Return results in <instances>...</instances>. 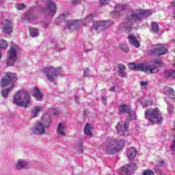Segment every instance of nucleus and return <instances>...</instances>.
I'll return each mask as SVG.
<instances>
[{
    "instance_id": "e433bc0d",
    "label": "nucleus",
    "mask_w": 175,
    "mask_h": 175,
    "mask_svg": "<svg viewBox=\"0 0 175 175\" xmlns=\"http://www.w3.org/2000/svg\"><path fill=\"white\" fill-rule=\"evenodd\" d=\"M142 175H155V173H154L153 170H146L143 172Z\"/></svg>"
},
{
    "instance_id": "1a4fd4ad",
    "label": "nucleus",
    "mask_w": 175,
    "mask_h": 175,
    "mask_svg": "<svg viewBox=\"0 0 175 175\" xmlns=\"http://www.w3.org/2000/svg\"><path fill=\"white\" fill-rule=\"evenodd\" d=\"M18 80L17 74L14 72H8L5 76L1 79V87H7L9 84L12 85V87L14 85V83Z\"/></svg>"
},
{
    "instance_id": "423d86ee",
    "label": "nucleus",
    "mask_w": 175,
    "mask_h": 175,
    "mask_svg": "<svg viewBox=\"0 0 175 175\" xmlns=\"http://www.w3.org/2000/svg\"><path fill=\"white\" fill-rule=\"evenodd\" d=\"M145 118L152 124H162L163 118L158 108H150L145 111Z\"/></svg>"
},
{
    "instance_id": "9b49d317",
    "label": "nucleus",
    "mask_w": 175,
    "mask_h": 175,
    "mask_svg": "<svg viewBox=\"0 0 175 175\" xmlns=\"http://www.w3.org/2000/svg\"><path fill=\"white\" fill-rule=\"evenodd\" d=\"M45 13L48 16H54L57 13V5L53 0H48L45 4Z\"/></svg>"
},
{
    "instance_id": "c03bdc74",
    "label": "nucleus",
    "mask_w": 175,
    "mask_h": 175,
    "mask_svg": "<svg viewBox=\"0 0 175 175\" xmlns=\"http://www.w3.org/2000/svg\"><path fill=\"white\" fill-rule=\"evenodd\" d=\"M72 4L74 5H79L81 2H83V0H71Z\"/></svg>"
},
{
    "instance_id": "9d476101",
    "label": "nucleus",
    "mask_w": 175,
    "mask_h": 175,
    "mask_svg": "<svg viewBox=\"0 0 175 175\" xmlns=\"http://www.w3.org/2000/svg\"><path fill=\"white\" fill-rule=\"evenodd\" d=\"M43 72L44 73H45L48 81H51V83H54V81H55V77H57V76H58V73H59V68H56L51 66H49L46 68H44Z\"/></svg>"
},
{
    "instance_id": "412c9836",
    "label": "nucleus",
    "mask_w": 175,
    "mask_h": 175,
    "mask_svg": "<svg viewBox=\"0 0 175 175\" xmlns=\"http://www.w3.org/2000/svg\"><path fill=\"white\" fill-rule=\"evenodd\" d=\"M43 110V107L42 106H36L33 108L31 110V117L32 118H36L38 117V113H40Z\"/></svg>"
},
{
    "instance_id": "a211bd4d",
    "label": "nucleus",
    "mask_w": 175,
    "mask_h": 175,
    "mask_svg": "<svg viewBox=\"0 0 175 175\" xmlns=\"http://www.w3.org/2000/svg\"><path fill=\"white\" fill-rule=\"evenodd\" d=\"M92 124L90 123H87L83 130L85 135L89 136L90 137H92V136H94V134L92 133Z\"/></svg>"
},
{
    "instance_id": "72a5a7b5",
    "label": "nucleus",
    "mask_w": 175,
    "mask_h": 175,
    "mask_svg": "<svg viewBox=\"0 0 175 175\" xmlns=\"http://www.w3.org/2000/svg\"><path fill=\"white\" fill-rule=\"evenodd\" d=\"M65 20H66V14H62L56 19V23L58 24V23H62Z\"/></svg>"
},
{
    "instance_id": "5fc2aeb1",
    "label": "nucleus",
    "mask_w": 175,
    "mask_h": 175,
    "mask_svg": "<svg viewBox=\"0 0 175 175\" xmlns=\"http://www.w3.org/2000/svg\"><path fill=\"white\" fill-rule=\"evenodd\" d=\"M173 131H174V133L173 137H174V139H175V122H174V128L173 129Z\"/></svg>"
},
{
    "instance_id": "a19ab883",
    "label": "nucleus",
    "mask_w": 175,
    "mask_h": 175,
    "mask_svg": "<svg viewBox=\"0 0 175 175\" xmlns=\"http://www.w3.org/2000/svg\"><path fill=\"white\" fill-rule=\"evenodd\" d=\"M107 3H109V0H100V8L105 6V5H107Z\"/></svg>"
},
{
    "instance_id": "2f4dec72",
    "label": "nucleus",
    "mask_w": 175,
    "mask_h": 175,
    "mask_svg": "<svg viewBox=\"0 0 175 175\" xmlns=\"http://www.w3.org/2000/svg\"><path fill=\"white\" fill-rule=\"evenodd\" d=\"M93 20H94V15L92 14H90L85 18V23L89 24L90 23H92Z\"/></svg>"
},
{
    "instance_id": "cd10ccee",
    "label": "nucleus",
    "mask_w": 175,
    "mask_h": 175,
    "mask_svg": "<svg viewBox=\"0 0 175 175\" xmlns=\"http://www.w3.org/2000/svg\"><path fill=\"white\" fill-rule=\"evenodd\" d=\"M29 33H30V36H31V38H35L36 36H39V30H38L36 28L30 27L29 28Z\"/></svg>"
},
{
    "instance_id": "4468645a",
    "label": "nucleus",
    "mask_w": 175,
    "mask_h": 175,
    "mask_svg": "<svg viewBox=\"0 0 175 175\" xmlns=\"http://www.w3.org/2000/svg\"><path fill=\"white\" fill-rule=\"evenodd\" d=\"M100 27L105 28V27H107V21H96L93 23V26L91 29V31H98Z\"/></svg>"
},
{
    "instance_id": "09e8293b",
    "label": "nucleus",
    "mask_w": 175,
    "mask_h": 175,
    "mask_svg": "<svg viewBox=\"0 0 175 175\" xmlns=\"http://www.w3.org/2000/svg\"><path fill=\"white\" fill-rule=\"evenodd\" d=\"M102 102L103 103L104 105H107V98L105 96H103L101 98Z\"/></svg>"
},
{
    "instance_id": "864d4df0",
    "label": "nucleus",
    "mask_w": 175,
    "mask_h": 175,
    "mask_svg": "<svg viewBox=\"0 0 175 175\" xmlns=\"http://www.w3.org/2000/svg\"><path fill=\"white\" fill-rule=\"evenodd\" d=\"M163 165H165V161L162 160L161 162H159V166H163Z\"/></svg>"
},
{
    "instance_id": "3c124183",
    "label": "nucleus",
    "mask_w": 175,
    "mask_h": 175,
    "mask_svg": "<svg viewBox=\"0 0 175 175\" xmlns=\"http://www.w3.org/2000/svg\"><path fill=\"white\" fill-rule=\"evenodd\" d=\"M116 86H113L109 89V91H111V92H116Z\"/></svg>"
},
{
    "instance_id": "aec40b11",
    "label": "nucleus",
    "mask_w": 175,
    "mask_h": 175,
    "mask_svg": "<svg viewBox=\"0 0 175 175\" xmlns=\"http://www.w3.org/2000/svg\"><path fill=\"white\" fill-rule=\"evenodd\" d=\"M136 154H137V150L133 147L127 150V157L129 159H133L135 157H136Z\"/></svg>"
},
{
    "instance_id": "39448f33",
    "label": "nucleus",
    "mask_w": 175,
    "mask_h": 175,
    "mask_svg": "<svg viewBox=\"0 0 175 175\" xmlns=\"http://www.w3.org/2000/svg\"><path fill=\"white\" fill-rule=\"evenodd\" d=\"M51 125V116L49 114H45L42 116L40 122L36 123L34 133L36 135H44L46 129H49Z\"/></svg>"
},
{
    "instance_id": "c9c22d12",
    "label": "nucleus",
    "mask_w": 175,
    "mask_h": 175,
    "mask_svg": "<svg viewBox=\"0 0 175 175\" xmlns=\"http://www.w3.org/2000/svg\"><path fill=\"white\" fill-rule=\"evenodd\" d=\"M174 111V105L172 104H169L168 107H167V111L169 114H173Z\"/></svg>"
},
{
    "instance_id": "4c0bfd02",
    "label": "nucleus",
    "mask_w": 175,
    "mask_h": 175,
    "mask_svg": "<svg viewBox=\"0 0 175 175\" xmlns=\"http://www.w3.org/2000/svg\"><path fill=\"white\" fill-rule=\"evenodd\" d=\"M129 69H131V70H137V64H135V63H131L129 64Z\"/></svg>"
},
{
    "instance_id": "4be33fe9",
    "label": "nucleus",
    "mask_w": 175,
    "mask_h": 175,
    "mask_svg": "<svg viewBox=\"0 0 175 175\" xmlns=\"http://www.w3.org/2000/svg\"><path fill=\"white\" fill-rule=\"evenodd\" d=\"M28 166V163L23 160H18L16 165V169L21 170V169H25Z\"/></svg>"
},
{
    "instance_id": "79ce46f5",
    "label": "nucleus",
    "mask_w": 175,
    "mask_h": 175,
    "mask_svg": "<svg viewBox=\"0 0 175 175\" xmlns=\"http://www.w3.org/2000/svg\"><path fill=\"white\" fill-rule=\"evenodd\" d=\"M16 8L18 10H23V9H25V5L23 3L17 4Z\"/></svg>"
},
{
    "instance_id": "a878e982",
    "label": "nucleus",
    "mask_w": 175,
    "mask_h": 175,
    "mask_svg": "<svg viewBox=\"0 0 175 175\" xmlns=\"http://www.w3.org/2000/svg\"><path fill=\"white\" fill-rule=\"evenodd\" d=\"M66 125L65 123H59L57 126V134L60 135L61 136H65V132H64V129Z\"/></svg>"
},
{
    "instance_id": "20e7f679",
    "label": "nucleus",
    "mask_w": 175,
    "mask_h": 175,
    "mask_svg": "<svg viewBox=\"0 0 175 175\" xmlns=\"http://www.w3.org/2000/svg\"><path fill=\"white\" fill-rule=\"evenodd\" d=\"M13 103L19 107L27 109L31 105V94L28 92L18 91L14 96Z\"/></svg>"
},
{
    "instance_id": "6e6d98bb",
    "label": "nucleus",
    "mask_w": 175,
    "mask_h": 175,
    "mask_svg": "<svg viewBox=\"0 0 175 175\" xmlns=\"http://www.w3.org/2000/svg\"><path fill=\"white\" fill-rule=\"evenodd\" d=\"M1 49H0V59L2 58V53H1Z\"/></svg>"
},
{
    "instance_id": "a18cd8bd",
    "label": "nucleus",
    "mask_w": 175,
    "mask_h": 175,
    "mask_svg": "<svg viewBox=\"0 0 175 175\" xmlns=\"http://www.w3.org/2000/svg\"><path fill=\"white\" fill-rule=\"evenodd\" d=\"M52 111H53L54 116H58L59 114V110H58L55 108H53Z\"/></svg>"
},
{
    "instance_id": "de8ad7c7",
    "label": "nucleus",
    "mask_w": 175,
    "mask_h": 175,
    "mask_svg": "<svg viewBox=\"0 0 175 175\" xmlns=\"http://www.w3.org/2000/svg\"><path fill=\"white\" fill-rule=\"evenodd\" d=\"M170 150L171 151H174L175 150V138H174V140L172 142V144L170 147Z\"/></svg>"
},
{
    "instance_id": "37998d69",
    "label": "nucleus",
    "mask_w": 175,
    "mask_h": 175,
    "mask_svg": "<svg viewBox=\"0 0 175 175\" xmlns=\"http://www.w3.org/2000/svg\"><path fill=\"white\" fill-rule=\"evenodd\" d=\"M171 6H172V8H174V11H173L172 18H174V20H175V0H174L173 1L171 2Z\"/></svg>"
},
{
    "instance_id": "ddd939ff",
    "label": "nucleus",
    "mask_w": 175,
    "mask_h": 175,
    "mask_svg": "<svg viewBox=\"0 0 175 175\" xmlns=\"http://www.w3.org/2000/svg\"><path fill=\"white\" fill-rule=\"evenodd\" d=\"M78 28H80V21L69 20L67 21L64 31H66V29H69V31H75V29H78Z\"/></svg>"
},
{
    "instance_id": "2eb2a0df",
    "label": "nucleus",
    "mask_w": 175,
    "mask_h": 175,
    "mask_svg": "<svg viewBox=\"0 0 175 175\" xmlns=\"http://www.w3.org/2000/svg\"><path fill=\"white\" fill-rule=\"evenodd\" d=\"M128 39L131 46H134V47H136V49H139V47H140V42H139V40H137L136 36H135L133 34H129Z\"/></svg>"
},
{
    "instance_id": "473e14b6",
    "label": "nucleus",
    "mask_w": 175,
    "mask_h": 175,
    "mask_svg": "<svg viewBox=\"0 0 175 175\" xmlns=\"http://www.w3.org/2000/svg\"><path fill=\"white\" fill-rule=\"evenodd\" d=\"M0 49L6 50L8 49V42L5 40H0Z\"/></svg>"
},
{
    "instance_id": "bb28decb",
    "label": "nucleus",
    "mask_w": 175,
    "mask_h": 175,
    "mask_svg": "<svg viewBox=\"0 0 175 175\" xmlns=\"http://www.w3.org/2000/svg\"><path fill=\"white\" fill-rule=\"evenodd\" d=\"M120 175H131V170L129 169V165H126L120 168Z\"/></svg>"
},
{
    "instance_id": "f03ea898",
    "label": "nucleus",
    "mask_w": 175,
    "mask_h": 175,
    "mask_svg": "<svg viewBox=\"0 0 175 175\" xmlns=\"http://www.w3.org/2000/svg\"><path fill=\"white\" fill-rule=\"evenodd\" d=\"M118 114L119 116H122V114L129 115L123 126L122 122H118L116 126V129L120 136H128V129L129 128V124H131V122L132 121V116L134 114L133 111H132V107L126 104H120L118 107Z\"/></svg>"
},
{
    "instance_id": "393cba45",
    "label": "nucleus",
    "mask_w": 175,
    "mask_h": 175,
    "mask_svg": "<svg viewBox=\"0 0 175 175\" xmlns=\"http://www.w3.org/2000/svg\"><path fill=\"white\" fill-rule=\"evenodd\" d=\"M13 88H14V85H12V86L9 88L3 89L1 92V96H3V98L5 99L8 98V96H9V92H10Z\"/></svg>"
},
{
    "instance_id": "ea45409f",
    "label": "nucleus",
    "mask_w": 175,
    "mask_h": 175,
    "mask_svg": "<svg viewBox=\"0 0 175 175\" xmlns=\"http://www.w3.org/2000/svg\"><path fill=\"white\" fill-rule=\"evenodd\" d=\"M153 62L155 65H158V66H163V62L161 59H154Z\"/></svg>"
},
{
    "instance_id": "0eeeda50",
    "label": "nucleus",
    "mask_w": 175,
    "mask_h": 175,
    "mask_svg": "<svg viewBox=\"0 0 175 175\" xmlns=\"http://www.w3.org/2000/svg\"><path fill=\"white\" fill-rule=\"evenodd\" d=\"M20 51V48L17 45H12L8 53V58L6 61L7 66H13L16 64V61L18 58L17 53Z\"/></svg>"
},
{
    "instance_id": "7ed1b4c3",
    "label": "nucleus",
    "mask_w": 175,
    "mask_h": 175,
    "mask_svg": "<svg viewBox=\"0 0 175 175\" xmlns=\"http://www.w3.org/2000/svg\"><path fill=\"white\" fill-rule=\"evenodd\" d=\"M125 146V141L120 139H113L107 141L104 150L110 155H114L117 152H120Z\"/></svg>"
},
{
    "instance_id": "13d9d810",
    "label": "nucleus",
    "mask_w": 175,
    "mask_h": 175,
    "mask_svg": "<svg viewBox=\"0 0 175 175\" xmlns=\"http://www.w3.org/2000/svg\"><path fill=\"white\" fill-rule=\"evenodd\" d=\"M49 27V25H45V28H47Z\"/></svg>"
},
{
    "instance_id": "6ab92c4d",
    "label": "nucleus",
    "mask_w": 175,
    "mask_h": 175,
    "mask_svg": "<svg viewBox=\"0 0 175 175\" xmlns=\"http://www.w3.org/2000/svg\"><path fill=\"white\" fill-rule=\"evenodd\" d=\"M164 77L170 80L175 79V70H166L164 71Z\"/></svg>"
},
{
    "instance_id": "58836bf2",
    "label": "nucleus",
    "mask_w": 175,
    "mask_h": 175,
    "mask_svg": "<svg viewBox=\"0 0 175 175\" xmlns=\"http://www.w3.org/2000/svg\"><path fill=\"white\" fill-rule=\"evenodd\" d=\"M129 166V169L131 170H136L137 169V165L135 163H131V164L127 165Z\"/></svg>"
},
{
    "instance_id": "c756f323",
    "label": "nucleus",
    "mask_w": 175,
    "mask_h": 175,
    "mask_svg": "<svg viewBox=\"0 0 175 175\" xmlns=\"http://www.w3.org/2000/svg\"><path fill=\"white\" fill-rule=\"evenodd\" d=\"M84 51L88 53V51H92V44L91 42H86L84 43Z\"/></svg>"
},
{
    "instance_id": "dca6fc26",
    "label": "nucleus",
    "mask_w": 175,
    "mask_h": 175,
    "mask_svg": "<svg viewBox=\"0 0 175 175\" xmlns=\"http://www.w3.org/2000/svg\"><path fill=\"white\" fill-rule=\"evenodd\" d=\"M4 33L10 35L13 31V27H12V22L9 20H6L4 22V27L3 28Z\"/></svg>"
},
{
    "instance_id": "f257e3e1",
    "label": "nucleus",
    "mask_w": 175,
    "mask_h": 175,
    "mask_svg": "<svg viewBox=\"0 0 175 175\" xmlns=\"http://www.w3.org/2000/svg\"><path fill=\"white\" fill-rule=\"evenodd\" d=\"M152 12L147 10H137L136 12L130 11L127 13L126 17L120 27H124L126 32H131L132 25L134 23L143 21L148 16H151Z\"/></svg>"
},
{
    "instance_id": "4d7b16f0",
    "label": "nucleus",
    "mask_w": 175,
    "mask_h": 175,
    "mask_svg": "<svg viewBox=\"0 0 175 175\" xmlns=\"http://www.w3.org/2000/svg\"><path fill=\"white\" fill-rule=\"evenodd\" d=\"M76 103H79V101H77V98H75Z\"/></svg>"
},
{
    "instance_id": "7c9ffc66",
    "label": "nucleus",
    "mask_w": 175,
    "mask_h": 175,
    "mask_svg": "<svg viewBox=\"0 0 175 175\" xmlns=\"http://www.w3.org/2000/svg\"><path fill=\"white\" fill-rule=\"evenodd\" d=\"M120 49L124 53H129V47L126 44L122 43L120 44Z\"/></svg>"
},
{
    "instance_id": "c85d7f7f",
    "label": "nucleus",
    "mask_w": 175,
    "mask_h": 175,
    "mask_svg": "<svg viewBox=\"0 0 175 175\" xmlns=\"http://www.w3.org/2000/svg\"><path fill=\"white\" fill-rule=\"evenodd\" d=\"M25 18L29 20V21H33V20H36V18H38V16L35 14H31L30 12H27L25 14Z\"/></svg>"
},
{
    "instance_id": "f3484780",
    "label": "nucleus",
    "mask_w": 175,
    "mask_h": 175,
    "mask_svg": "<svg viewBox=\"0 0 175 175\" xmlns=\"http://www.w3.org/2000/svg\"><path fill=\"white\" fill-rule=\"evenodd\" d=\"M32 95L37 99V100H42L43 99V94L40 92V90L38 88H33Z\"/></svg>"
},
{
    "instance_id": "8fccbe9b",
    "label": "nucleus",
    "mask_w": 175,
    "mask_h": 175,
    "mask_svg": "<svg viewBox=\"0 0 175 175\" xmlns=\"http://www.w3.org/2000/svg\"><path fill=\"white\" fill-rule=\"evenodd\" d=\"M83 76H84V77H88V69L84 70Z\"/></svg>"
},
{
    "instance_id": "6e6552de",
    "label": "nucleus",
    "mask_w": 175,
    "mask_h": 175,
    "mask_svg": "<svg viewBox=\"0 0 175 175\" xmlns=\"http://www.w3.org/2000/svg\"><path fill=\"white\" fill-rule=\"evenodd\" d=\"M169 50L166 48L165 44H158L154 46L153 49L148 51V55L152 57H161V55L167 54Z\"/></svg>"
},
{
    "instance_id": "5701e85b",
    "label": "nucleus",
    "mask_w": 175,
    "mask_h": 175,
    "mask_svg": "<svg viewBox=\"0 0 175 175\" xmlns=\"http://www.w3.org/2000/svg\"><path fill=\"white\" fill-rule=\"evenodd\" d=\"M125 70H126V67L122 64H120L118 66V76L120 77H126Z\"/></svg>"
},
{
    "instance_id": "b1692460",
    "label": "nucleus",
    "mask_w": 175,
    "mask_h": 175,
    "mask_svg": "<svg viewBox=\"0 0 175 175\" xmlns=\"http://www.w3.org/2000/svg\"><path fill=\"white\" fill-rule=\"evenodd\" d=\"M159 25H158V23L157 22H152L151 23V28H150V32L152 33H158L159 32Z\"/></svg>"
},
{
    "instance_id": "603ef678",
    "label": "nucleus",
    "mask_w": 175,
    "mask_h": 175,
    "mask_svg": "<svg viewBox=\"0 0 175 175\" xmlns=\"http://www.w3.org/2000/svg\"><path fill=\"white\" fill-rule=\"evenodd\" d=\"M142 106L143 107H148V103L147 102L142 103Z\"/></svg>"
},
{
    "instance_id": "f704fd0d",
    "label": "nucleus",
    "mask_w": 175,
    "mask_h": 175,
    "mask_svg": "<svg viewBox=\"0 0 175 175\" xmlns=\"http://www.w3.org/2000/svg\"><path fill=\"white\" fill-rule=\"evenodd\" d=\"M167 91L169 92V97L171 98V99H174L175 94H174V90L172 88H168Z\"/></svg>"
},
{
    "instance_id": "f8f14e48",
    "label": "nucleus",
    "mask_w": 175,
    "mask_h": 175,
    "mask_svg": "<svg viewBox=\"0 0 175 175\" xmlns=\"http://www.w3.org/2000/svg\"><path fill=\"white\" fill-rule=\"evenodd\" d=\"M144 70V72H148L150 73H158L159 72V69L156 66L152 65H144L143 64H139L137 65V70Z\"/></svg>"
},
{
    "instance_id": "49530a36",
    "label": "nucleus",
    "mask_w": 175,
    "mask_h": 175,
    "mask_svg": "<svg viewBox=\"0 0 175 175\" xmlns=\"http://www.w3.org/2000/svg\"><path fill=\"white\" fill-rule=\"evenodd\" d=\"M140 85H141L142 87H144V86H146V85H148V81H142L140 82Z\"/></svg>"
}]
</instances>
